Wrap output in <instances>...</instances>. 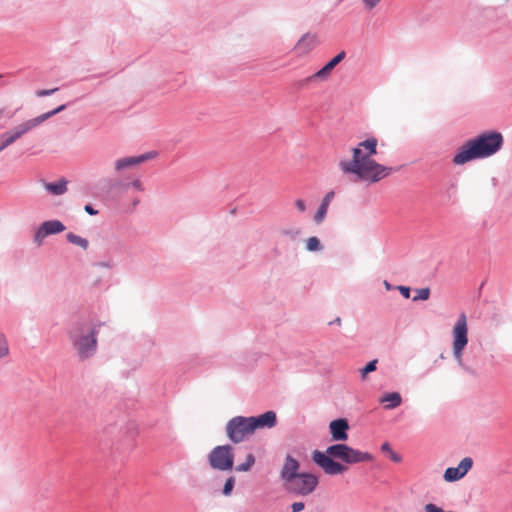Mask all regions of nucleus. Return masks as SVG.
Here are the masks:
<instances>
[{
	"label": "nucleus",
	"instance_id": "nucleus-15",
	"mask_svg": "<svg viewBox=\"0 0 512 512\" xmlns=\"http://www.w3.org/2000/svg\"><path fill=\"white\" fill-rule=\"evenodd\" d=\"M250 420V425L252 427L253 432L259 428H273L277 424V416L276 413L272 410L267 411L258 416H250L248 417Z\"/></svg>",
	"mask_w": 512,
	"mask_h": 512
},
{
	"label": "nucleus",
	"instance_id": "nucleus-42",
	"mask_svg": "<svg viewBox=\"0 0 512 512\" xmlns=\"http://www.w3.org/2000/svg\"><path fill=\"white\" fill-rule=\"evenodd\" d=\"M139 203V200H134L133 204L137 205Z\"/></svg>",
	"mask_w": 512,
	"mask_h": 512
},
{
	"label": "nucleus",
	"instance_id": "nucleus-37",
	"mask_svg": "<svg viewBox=\"0 0 512 512\" xmlns=\"http://www.w3.org/2000/svg\"><path fill=\"white\" fill-rule=\"evenodd\" d=\"M84 210L91 216L98 214V211L94 209L90 204L85 205Z\"/></svg>",
	"mask_w": 512,
	"mask_h": 512
},
{
	"label": "nucleus",
	"instance_id": "nucleus-8",
	"mask_svg": "<svg viewBox=\"0 0 512 512\" xmlns=\"http://www.w3.org/2000/svg\"><path fill=\"white\" fill-rule=\"evenodd\" d=\"M226 434L229 440L235 444L245 440L253 434L250 420L245 416H236L231 418L226 425Z\"/></svg>",
	"mask_w": 512,
	"mask_h": 512
},
{
	"label": "nucleus",
	"instance_id": "nucleus-5",
	"mask_svg": "<svg viewBox=\"0 0 512 512\" xmlns=\"http://www.w3.org/2000/svg\"><path fill=\"white\" fill-rule=\"evenodd\" d=\"M65 108H66V105L62 104L51 111L43 113V114H41L37 117H34L32 119H28V120L16 125L11 130L6 131L3 134H1L0 135V152L4 151L7 147L14 144L18 139L23 137L25 134L30 132L32 129L38 127L44 121L48 120L52 116L63 111Z\"/></svg>",
	"mask_w": 512,
	"mask_h": 512
},
{
	"label": "nucleus",
	"instance_id": "nucleus-39",
	"mask_svg": "<svg viewBox=\"0 0 512 512\" xmlns=\"http://www.w3.org/2000/svg\"><path fill=\"white\" fill-rule=\"evenodd\" d=\"M381 450L384 451V452H388L390 453L391 451H393L389 445L388 442H384L382 445H381Z\"/></svg>",
	"mask_w": 512,
	"mask_h": 512
},
{
	"label": "nucleus",
	"instance_id": "nucleus-23",
	"mask_svg": "<svg viewBox=\"0 0 512 512\" xmlns=\"http://www.w3.org/2000/svg\"><path fill=\"white\" fill-rule=\"evenodd\" d=\"M327 211H328V207L324 206L320 203V206L318 207V209L314 215L315 223H317V224L322 223L326 217Z\"/></svg>",
	"mask_w": 512,
	"mask_h": 512
},
{
	"label": "nucleus",
	"instance_id": "nucleus-25",
	"mask_svg": "<svg viewBox=\"0 0 512 512\" xmlns=\"http://www.w3.org/2000/svg\"><path fill=\"white\" fill-rule=\"evenodd\" d=\"M9 354V346L6 336L0 332V358Z\"/></svg>",
	"mask_w": 512,
	"mask_h": 512
},
{
	"label": "nucleus",
	"instance_id": "nucleus-24",
	"mask_svg": "<svg viewBox=\"0 0 512 512\" xmlns=\"http://www.w3.org/2000/svg\"><path fill=\"white\" fill-rule=\"evenodd\" d=\"M430 296V289L428 287L417 289L416 295L413 297V301H424Z\"/></svg>",
	"mask_w": 512,
	"mask_h": 512
},
{
	"label": "nucleus",
	"instance_id": "nucleus-12",
	"mask_svg": "<svg viewBox=\"0 0 512 512\" xmlns=\"http://www.w3.org/2000/svg\"><path fill=\"white\" fill-rule=\"evenodd\" d=\"M473 459L471 457H464L457 467H448L443 475L446 482H456L462 479L472 468Z\"/></svg>",
	"mask_w": 512,
	"mask_h": 512
},
{
	"label": "nucleus",
	"instance_id": "nucleus-35",
	"mask_svg": "<svg viewBox=\"0 0 512 512\" xmlns=\"http://www.w3.org/2000/svg\"><path fill=\"white\" fill-rule=\"evenodd\" d=\"M305 507L303 502H294L291 505L292 512H301Z\"/></svg>",
	"mask_w": 512,
	"mask_h": 512
},
{
	"label": "nucleus",
	"instance_id": "nucleus-14",
	"mask_svg": "<svg viewBox=\"0 0 512 512\" xmlns=\"http://www.w3.org/2000/svg\"><path fill=\"white\" fill-rule=\"evenodd\" d=\"M346 56L345 51L339 52L335 57H333L329 62H327L320 70L311 76L306 78V82H313L316 80L325 81L329 78L333 69L338 65Z\"/></svg>",
	"mask_w": 512,
	"mask_h": 512
},
{
	"label": "nucleus",
	"instance_id": "nucleus-40",
	"mask_svg": "<svg viewBox=\"0 0 512 512\" xmlns=\"http://www.w3.org/2000/svg\"><path fill=\"white\" fill-rule=\"evenodd\" d=\"M298 233H299V232H298L297 230H295V231H288V230H284V231H283V234H284V235H290V236H296V235H298Z\"/></svg>",
	"mask_w": 512,
	"mask_h": 512
},
{
	"label": "nucleus",
	"instance_id": "nucleus-17",
	"mask_svg": "<svg viewBox=\"0 0 512 512\" xmlns=\"http://www.w3.org/2000/svg\"><path fill=\"white\" fill-rule=\"evenodd\" d=\"M316 44V37L314 35L305 34L296 43L294 49L298 55L308 54Z\"/></svg>",
	"mask_w": 512,
	"mask_h": 512
},
{
	"label": "nucleus",
	"instance_id": "nucleus-7",
	"mask_svg": "<svg viewBox=\"0 0 512 512\" xmlns=\"http://www.w3.org/2000/svg\"><path fill=\"white\" fill-rule=\"evenodd\" d=\"M208 462L211 468L218 471H229L233 469L234 453L231 445L216 446L208 455Z\"/></svg>",
	"mask_w": 512,
	"mask_h": 512
},
{
	"label": "nucleus",
	"instance_id": "nucleus-26",
	"mask_svg": "<svg viewBox=\"0 0 512 512\" xmlns=\"http://www.w3.org/2000/svg\"><path fill=\"white\" fill-rule=\"evenodd\" d=\"M377 362L376 359L371 360L361 369L362 378H365L368 373L374 372L377 369Z\"/></svg>",
	"mask_w": 512,
	"mask_h": 512
},
{
	"label": "nucleus",
	"instance_id": "nucleus-32",
	"mask_svg": "<svg viewBox=\"0 0 512 512\" xmlns=\"http://www.w3.org/2000/svg\"><path fill=\"white\" fill-rule=\"evenodd\" d=\"M295 207L297 210L301 213H304L307 210V206L304 200L302 199H296L295 200Z\"/></svg>",
	"mask_w": 512,
	"mask_h": 512
},
{
	"label": "nucleus",
	"instance_id": "nucleus-18",
	"mask_svg": "<svg viewBox=\"0 0 512 512\" xmlns=\"http://www.w3.org/2000/svg\"><path fill=\"white\" fill-rule=\"evenodd\" d=\"M379 402L384 405L386 410H392L401 405L402 397L398 392L385 393L381 396Z\"/></svg>",
	"mask_w": 512,
	"mask_h": 512
},
{
	"label": "nucleus",
	"instance_id": "nucleus-29",
	"mask_svg": "<svg viewBox=\"0 0 512 512\" xmlns=\"http://www.w3.org/2000/svg\"><path fill=\"white\" fill-rule=\"evenodd\" d=\"M367 11L373 10L382 0H361Z\"/></svg>",
	"mask_w": 512,
	"mask_h": 512
},
{
	"label": "nucleus",
	"instance_id": "nucleus-2",
	"mask_svg": "<svg viewBox=\"0 0 512 512\" xmlns=\"http://www.w3.org/2000/svg\"><path fill=\"white\" fill-rule=\"evenodd\" d=\"M334 459H339L346 464H357L370 462L373 459L369 452L354 449L346 444H333L326 448L325 452L315 450L312 453V460L327 475H339L347 470V466Z\"/></svg>",
	"mask_w": 512,
	"mask_h": 512
},
{
	"label": "nucleus",
	"instance_id": "nucleus-19",
	"mask_svg": "<svg viewBox=\"0 0 512 512\" xmlns=\"http://www.w3.org/2000/svg\"><path fill=\"white\" fill-rule=\"evenodd\" d=\"M44 187L52 195H63L67 191V181L60 179L57 182L45 183Z\"/></svg>",
	"mask_w": 512,
	"mask_h": 512
},
{
	"label": "nucleus",
	"instance_id": "nucleus-6",
	"mask_svg": "<svg viewBox=\"0 0 512 512\" xmlns=\"http://www.w3.org/2000/svg\"><path fill=\"white\" fill-rule=\"evenodd\" d=\"M468 344V323L465 313H461L452 328V354L457 364L467 372L471 369L465 364L463 355Z\"/></svg>",
	"mask_w": 512,
	"mask_h": 512
},
{
	"label": "nucleus",
	"instance_id": "nucleus-28",
	"mask_svg": "<svg viewBox=\"0 0 512 512\" xmlns=\"http://www.w3.org/2000/svg\"><path fill=\"white\" fill-rule=\"evenodd\" d=\"M130 187L134 188L137 191H144L143 183L139 178L134 179L133 181L125 185V189H129Z\"/></svg>",
	"mask_w": 512,
	"mask_h": 512
},
{
	"label": "nucleus",
	"instance_id": "nucleus-20",
	"mask_svg": "<svg viewBox=\"0 0 512 512\" xmlns=\"http://www.w3.org/2000/svg\"><path fill=\"white\" fill-rule=\"evenodd\" d=\"M66 238H67V241L70 242L71 244H74V245H77L79 247H81L82 249L86 250L89 246V242L86 238H83L79 235H76L72 232H69L67 235H66Z\"/></svg>",
	"mask_w": 512,
	"mask_h": 512
},
{
	"label": "nucleus",
	"instance_id": "nucleus-34",
	"mask_svg": "<svg viewBox=\"0 0 512 512\" xmlns=\"http://www.w3.org/2000/svg\"><path fill=\"white\" fill-rule=\"evenodd\" d=\"M396 289L401 293V295L408 299L410 298V288L407 286H397Z\"/></svg>",
	"mask_w": 512,
	"mask_h": 512
},
{
	"label": "nucleus",
	"instance_id": "nucleus-22",
	"mask_svg": "<svg viewBox=\"0 0 512 512\" xmlns=\"http://www.w3.org/2000/svg\"><path fill=\"white\" fill-rule=\"evenodd\" d=\"M254 463H255V457L253 454L250 453L247 455L245 462L237 465L235 470L238 472L249 471L252 468V466L254 465Z\"/></svg>",
	"mask_w": 512,
	"mask_h": 512
},
{
	"label": "nucleus",
	"instance_id": "nucleus-1",
	"mask_svg": "<svg viewBox=\"0 0 512 512\" xmlns=\"http://www.w3.org/2000/svg\"><path fill=\"white\" fill-rule=\"evenodd\" d=\"M378 140L369 137L352 149V159L339 161V168L345 175H354L360 181L376 183L387 177L392 168L384 166L373 159L377 154Z\"/></svg>",
	"mask_w": 512,
	"mask_h": 512
},
{
	"label": "nucleus",
	"instance_id": "nucleus-21",
	"mask_svg": "<svg viewBox=\"0 0 512 512\" xmlns=\"http://www.w3.org/2000/svg\"><path fill=\"white\" fill-rule=\"evenodd\" d=\"M306 249L309 252H318L323 249V246L317 237L312 236L306 240Z\"/></svg>",
	"mask_w": 512,
	"mask_h": 512
},
{
	"label": "nucleus",
	"instance_id": "nucleus-10",
	"mask_svg": "<svg viewBox=\"0 0 512 512\" xmlns=\"http://www.w3.org/2000/svg\"><path fill=\"white\" fill-rule=\"evenodd\" d=\"M65 230L64 224L60 220H48L40 224L34 233L33 241L38 246L42 245L43 240L50 235L61 233Z\"/></svg>",
	"mask_w": 512,
	"mask_h": 512
},
{
	"label": "nucleus",
	"instance_id": "nucleus-31",
	"mask_svg": "<svg viewBox=\"0 0 512 512\" xmlns=\"http://www.w3.org/2000/svg\"><path fill=\"white\" fill-rule=\"evenodd\" d=\"M56 91H58V88L37 90L36 96L37 97L50 96V95L54 94Z\"/></svg>",
	"mask_w": 512,
	"mask_h": 512
},
{
	"label": "nucleus",
	"instance_id": "nucleus-36",
	"mask_svg": "<svg viewBox=\"0 0 512 512\" xmlns=\"http://www.w3.org/2000/svg\"><path fill=\"white\" fill-rule=\"evenodd\" d=\"M96 267H100V268H107V269H112L113 268V264L111 262H108V261H102V262H98L95 264Z\"/></svg>",
	"mask_w": 512,
	"mask_h": 512
},
{
	"label": "nucleus",
	"instance_id": "nucleus-38",
	"mask_svg": "<svg viewBox=\"0 0 512 512\" xmlns=\"http://www.w3.org/2000/svg\"><path fill=\"white\" fill-rule=\"evenodd\" d=\"M390 458L392 461L394 462H400L401 461V456L398 455L397 453H395L394 451H391L390 453Z\"/></svg>",
	"mask_w": 512,
	"mask_h": 512
},
{
	"label": "nucleus",
	"instance_id": "nucleus-4",
	"mask_svg": "<svg viewBox=\"0 0 512 512\" xmlns=\"http://www.w3.org/2000/svg\"><path fill=\"white\" fill-rule=\"evenodd\" d=\"M98 332L99 325L85 319L78 318L71 323L67 333L80 360H87L96 354Z\"/></svg>",
	"mask_w": 512,
	"mask_h": 512
},
{
	"label": "nucleus",
	"instance_id": "nucleus-41",
	"mask_svg": "<svg viewBox=\"0 0 512 512\" xmlns=\"http://www.w3.org/2000/svg\"><path fill=\"white\" fill-rule=\"evenodd\" d=\"M384 286H385L386 290H388V291L392 289V285L386 280L384 281Z\"/></svg>",
	"mask_w": 512,
	"mask_h": 512
},
{
	"label": "nucleus",
	"instance_id": "nucleus-3",
	"mask_svg": "<svg viewBox=\"0 0 512 512\" xmlns=\"http://www.w3.org/2000/svg\"><path fill=\"white\" fill-rule=\"evenodd\" d=\"M503 135L498 131H486L465 142L453 156L455 165H463L475 159L488 158L501 150Z\"/></svg>",
	"mask_w": 512,
	"mask_h": 512
},
{
	"label": "nucleus",
	"instance_id": "nucleus-9",
	"mask_svg": "<svg viewBox=\"0 0 512 512\" xmlns=\"http://www.w3.org/2000/svg\"><path fill=\"white\" fill-rule=\"evenodd\" d=\"M318 482L317 476L303 472L284 489L290 494L307 496L316 489Z\"/></svg>",
	"mask_w": 512,
	"mask_h": 512
},
{
	"label": "nucleus",
	"instance_id": "nucleus-33",
	"mask_svg": "<svg viewBox=\"0 0 512 512\" xmlns=\"http://www.w3.org/2000/svg\"><path fill=\"white\" fill-rule=\"evenodd\" d=\"M425 512H443V510L435 504L428 503L424 506Z\"/></svg>",
	"mask_w": 512,
	"mask_h": 512
},
{
	"label": "nucleus",
	"instance_id": "nucleus-30",
	"mask_svg": "<svg viewBox=\"0 0 512 512\" xmlns=\"http://www.w3.org/2000/svg\"><path fill=\"white\" fill-rule=\"evenodd\" d=\"M334 196H335V193L334 191H329L328 193L325 194V196L323 197L322 201H321V204L324 205V206H327L329 207L331 201L334 199Z\"/></svg>",
	"mask_w": 512,
	"mask_h": 512
},
{
	"label": "nucleus",
	"instance_id": "nucleus-27",
	"mask_svg": "<svg viewBox=\"0 0 512 512\" xmlns=\"http://www.w3.org/2000/svg\"><path fill=\"white\" fill-rule=\"evenodd\" d=\"M234 486H235V478L233 476H231L226 480V482L223 486V490H222L223 495L230 496L232 494Z\"/></svg>",
	"mask_w": 512,
	"mask_h": 512
},
{
	"label": "nucleus",
	"instance_id": "nucleus-11",
	"mask_svg": "<svg viewBox=\"0 0 512 512\" xmlns=\"http://www.w3.org/2000/svg\"><path fill=\"white\" fill-rule=\"evenodd\" d=\"M300 464L298 460L293 458L291 455H287L284 460V464L281 468L279 478L282 482L283 487L285 488L292 481L297 478L301 473L299 472Z\"/></svg>",
	"mask_w": 512,
	"mask_h": 512
},
{
	"label": "nucleus",
	"instance_id": "nucleus-13",
	"mask_svg": "<svg viewBox=\"0 0 512 512\" xmlns=\"http://www.w3.org/2000/svg\"><path fill=\"white\" fill-rule=\"evenodd\" d=\"M156 152L150 151L137 156L119 158L114 162L115 172L119 173L126 169L142 164L143 162L156 157Z\"/></svg>",
	"mask_w": 512,
	"mask_h": 512
},
{
	"label": "nucleus",
	"instance_id": "nucleus-16",
	"mask_svg": "<svg viewBox=\"0 0 512 512\" xmlns=\"http://www.w3.org/2000/svg\"><path fill=\"white\" fill-rule=\"evenodd\" d=\"M333 441H345L348 439L349 424L344 418L333 420L329 424Z\"/></svg>",
	"mask_w": 512,
	"mask_h": 512
}]
</instances>
